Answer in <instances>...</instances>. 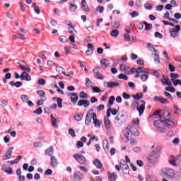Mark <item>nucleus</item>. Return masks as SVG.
I'll use <instances>...</instances> for the list:
<instances>
[{"label": "nucleus", "mask_w": 181, "mask_h": 181, "mask_svg": "<svg viewBox=\"0 0 181 181\" xmlns=\"http://www.w3.org/2000/svg\"><path fill=\"white\" fill-rule=\"evenodd\" d=\"M114 101H115V97L110 96L109 100H108V105L110 106L114 104Z\"/></svg>", "instance_id": "c03bdc74"}, {"label": "nucleus", "mask_w": 181, "mask_h": 181, "mask_svg": "<svg viewBox=\"0 0 181 181\" xmlns=\"http://www.w3.org/2000/svg\"><path fill=\"white\" fill-rule=\"evenodd\" d=\"M37 94L38 95H40V97H45V95H46V93H45V91H43V90L37 91Z\"/></svg>", "instance_id": "13d9d810"}, {"label": "nucleus", "mask_w": 181, "mask_h": 181, "mask_svg": "<svg viewBox=\"0 0 181 181\" xmlns=\"http://www.w3.org/2000/svg\"><path fill=\"white\" fill-rule=\"evenodd\" d=\"M1 170L8 175H13V170H12V168L8 167L6 164L1 165Z\"/></svg>", "instance_id": "9b49d317"}, {"label": "nucleus", "mask_w": 181, "mask_h": 181, "mask_svg": "<svg viewBox=\"0 0 181 181\" xmlns=\"http://www.w3.org/2000/svg\"><path fill=\"white\" fill-rule=\"evenodd\" d=\"M93 164L96 168H98V169H103V163H101V161L98 158L94 160Z\"/></svg>", "instance_id": "bb28decb"}, {"label": "nucleus", "mask_w": 181, "mask_h": 181, "mask_svg": "<svg viewBox=\"0 0 181 181\" xmlns=\"http://www.w3.org/2000/svg\"><path fill=\"white\" fill-rule=\"evenodd\" d=\"M65 24L67 25V26H70L71 29H74V27L73 25H71V21H65Z\"/></svg>", "instance_id": "69168bd1"}, {"label": "nucleus", "mask_w": 181, "mask_h": 181, "mask_svg": "<svg viewBox=\"0 0 181 181\" xmlns=\"http://www.w3.org/2000/svg\"><path fill=\"white\" fill-rule=\"evenodd\" d=\"M136 73L141 74V73H148V69H145V67L139 66L136 68Z\"/></svg>", "instance_id": "c85d7f7f"}, {"label": "nucleus", "mask_w": 181, "mask_h": 181, "mask_svg": "<svg viewBox=\"0 0 181 181\" xmlns=\"http://www.w3.org/2000/svg\"><path fill=\"white\" fill-rule=\"evenodd\" d=\"M21 63H24V62L23 61H20L18 62V64H19L18 67L24 71H28V73H30V68L29 66H28V65H25V66L22 65V64H21Z\"/></svg>", "instance_id": "f3484780"}, {"label": "nucleus", "mask_w": 181, "mask_h": 181, "mask_svg": "<svg viewBox=\"0 0 181 181\" xmlns=\"http://www.w3.org/2000/svg\"><path fill=\"white\" fill-rule=\"evenodd\" d=\"M107 176L110 181L117 180V174H115V173H107Z\"/></svg>", "instance_id": "393cba45"}, {"label": "nucleus", "mask_w": 181, "mask_h": 181, "mask_svg": "<svg viewBox=\"0 0 181 181\" xmlns=\"http://www.w3.org/2000/svg\"><path fill=\"white\" fill-rule=\"evenodd\" d=\"M170 76L171 77L170 81H172V83H173V81H175L176 80V78H179V77H180V76H179V74H175V73H171L170 74Z\"/></svg>", "instance_id": "2f4dec72"}, {"label": "nucleus", "mask_w": 181, "mask_h": 181, "mask_svg": "<svg viewBox=\"0 0 181 181\" xmlns=\"http://www.w3.org/2000/svg\"><path fill=\"white\" fill-rule=\"evenodd\" d=\"M176 158H175V157H173V156H170V158H169V163H170V165H173V166H176Z\"/></svg>", "instance_id": "c9c22d12"}, {"label": "nucleus", "mask_w": 181, "mask_h": 181, "mask_svg": "<svg viewBox=\"0 0 181 181\" xmlns=\"http://www.w3.org/2000/svg\"><path fill=\"white\" fill-rule=\"evenodd\" d=\"M53 151L54 147L53 146H51L47 149L45 150V155H47L48 156H52V155H53Z\"/></svg>", "instance_id": "a878e982"}, {"label": "nucleus", "mask_w": 181, "mask_h": 181, "mask_svg": "<svg viewBox=\"0 0 181 181\" xmlns=\"http://www.w3.org/2000/svg\"><path fill=\"white\" fill-rule=\"evenodd\" d=\"M12 151H13V147H10L7 150L5 156H4L2 157L3 160H8V159H11V157H9V156H11V155H12Z\"/></svg>", "instance_id": "2eb2a0df"}, {"label": "nucleus", "mask_w": 181, "mask_h": 181, "mask_svg": "<svg viewBox=\"0 0 181 181\" xmlns=\"http://www.w3.org/2000/svg\"><path fill=\"white\" fill-rule=\"evenodd\" d=\"M74 177H75V179H78V180H81L83 177V175L80 171H76L74 174Z\"/></svg>", "instance_id": "cd10ccee"}, {"label": "nucleus", "mask_w": 181, "mask_h": 181, "mask_svg": "<svg viewBox=\"0 0 181 181\" xmlns=\"http://www.w3.org/2000/svg\"><path fill=\"white\" fill-rule=\"evenodd\" d=\"M92 90L93 93H101V89H100V88L97 86H93Z\"/></svg>", "instance_id": "864d4df0"}, {"label": "nucleus", "mask_w": 181, "mask_h": 181, "mask_svg": "<svg viewBox=\"0 0 181 181\" xmlns=\"http://www.w3.org/2000/svg\"><path fill=\"white\" fill-rule=\"evenodd\" d=\"M162 176L166 177V179H175V170L165 168L161 170Z\"/></svg>", "instance_id": "7ed1b4c3"}, {"label": "nucleus", "mask_w": 181, "mask_h": 181, "mask_svg": "<svg viewBox=\"0 0 181 181\" xmlns=\"http://www.w3.org/2000/svg\"><path fill=\"white\" fill-rule=\"evenodd\" d=\"M118 78H120V80H128V76L124 74H120L118 75Z\"/></svg>", "instance_id": "a18cd8bd"}, {"label": "nucleus", "mask_w": 181, "mask_h": 181, "mask_svg": "<svg viewBox=\"0 0 181 181\" xmlns=\"http://www.w3.org/2000/svg\"><path fill=\"white\" fill-rule=\"evenodd\" d=\"M74 118L76 121L80 122V121H81V119H83V115H81L80 114H75Z\"/></svg>", "instance_id": "58836bf2"}, {"label": "nucleus", "mask_w": 181, "mask_h": 181, "mask_svg": "<svg viewBox=\"0 0 181 181\" xmlns=\"http://www.w3.org/2000/svg\"><path fill=\"white\" fill-rule=\"evenodd\" d=\"M100 64L103 69H107L110 64V61L107 59H102L100 60Z\"/></svg>", "instance_id": "aec40b11"}, {"label": "nucleus", "mask_w": 181, "mask_h": 181, "mask_svg": "<svg viewBox=\"0 0 181 181\" xmlns=\"http://www.w3.org/2000/svg\"><path fill=\"white\" fill-rule=\"evenodd\" d=\"M160 83H162L163 86H172V82H170V80H169V78L167 76L164 79L160 80Z\"/></svg>", "instance_id": "412c9836"}, {"label": "nucleus", "mask_w": 181, "mask_h": 181, "mask_svg": "<svg viewBox=\"0 0 181 181\" xmlns=\"http://www.w3.org/2000/svg\"><path fill=\"white\" fill-rule=\"evenodd\" d=\"M144 8L146 9H148V11H151V9H152V8H153V6H152V4H151L149 3H146L144 4Z\"/></svg>", "instance_id": "de8ad7c7"}, {"label": "nucleus", "mask_w": 181, "mask_h": 181, "mask_svg": "<svg viewBox=\"0 0 181 181\" xmlns=\"http://www.w3.org/2000/svg\"><path fill=\"white\" fill-rule=\"evenodd\" d=\"M42 107H39L36 110L34 111V114H36L37 115H40V114H42Z\"/></svg>", "instance_id": "e2e57ef3"}, {"label": "nucleus", "mask_w": 181, "mask_h": 181, "mask_svg": "<svg viewBox=\"0 0 181 181\" xmlns=\"http://www.w3.org/2000/svg\"><path fill=\"white\" fill-rule=\"evenodd\" d=\"M51 123L52 127H54V128H59V125L57 124V118H55L51 120Z\"/></svg>", "instance_id": "a19ab883"}, {"label": "nucleus", "mask_w": 181, "mask_h": 181, "mask_svg": "<svg viewBox=\"0 0 181 181\" xmlns=\"http://www.w3.org/2000/svg\"><path fill=\"white\" fill-rule=\"evenodd\" d=\"M94 53V45L93 44H88V50L86 51L87 56H91Z\"/></svg>", "instance_id": "a211bd4d"}, {"label": "nucleus", "mask_w": 181, "mask_h": 181, "mask_svg": "<svg viewBox=\"0 0 181 181\" xmlns=\"http://www.w3.org/2000/svg\"><path fill=\"white\" fill-rule=\"evenodd\" d=\"M162 110H156V112H154V115H157L159 118V119H162V117H163V115H160Z\"/></svg>", "instance_id": "37998d69"}, {"label": "nucleus", "mask_w": 181, "mask_h": 181, "mask_svg": "<svg viewBox=\"0 0 181 181\" xmlns=\"http://www.w3.org/2000/svg\"><path fill=\"white\" fill-rule=\"evenodd\" d=\"M73 157L81 163V165H86V158L81 154H74Z\"/></svg>", "instance_id": "1a4fd4ad"}, {"label": "nucleus", "mask_w": 181, "mask_h": 181, "mask_svg": "<svg viewBox=\"0 0 181 181\" xmlns=\"http://www.w3.org/2000/svg\"><path fill=\"white\" fill-rule=\"evenodd\" d=\"M124 163H120V170L123 171V175H129V165L127 163H125V160L123 161Z\"/></svg>", "instance_id": "0eeeda50"}, {"label": "nucleus", "mask_w": 181, "mask_h": 181, "mask_svg": "<svg viewBox=\"0 0 181 181\" xmlns=\"http://www.w3.org/2000/svg\"><path fill=\"white\" fill-rule=\"evenodd\" d=\"M157 128H158V132H160V134H163L166 132V129H165L164 127H161L160 126H159Z\"/></svg>", "instance_id": "6e6d98bb"}, {"label": "nucleus", "mask_w": 181, "mask_h": 181, "mask_svg": "<svg viewBox=\"0 0 181 181\" xmlns=\"http://www.w3.org/2000/svg\"><path fill=\"white\" fill-rule=\"evenodd\" d=\"M9 84L11 86V87H16V88H19L20 87H22V85H23L21 81L15 82L13 81H11L9 82Z\"/></svg>", "instance_id": "4be33fe9"}, {"label": "nucleus", "mask_w": 181, "mask_h": 181, "mask_svg": "<svg viewBox=\"0 0 181 181\" xmlns=\"http://www.w3.org/2000/svg\"><path fill=\"white\" fill-rule=\"evenodd\" d=\"M168 67H169L170 71H171L172 73H173L174 71H176V69H175V66L172 65V64H169Z\"/></svg>", "instance_id": "0e129e2a"}, {"label": "nucleus", "mask_w": 181, "mask_h": 181, "mask_svg": "<svg viewBox=\"0 0 181 181\" xmlns=\"http://www.w3.org/2000/svg\"><path fill=\"white\" fill-rule=\"evenodd\" d=\"M57 104H58V107L59 108H62L63 107V105L62 104L63 103V99H62L61 98H59L58 99V100L57 101Z\"/></svg>", "instance_id": "5fc2aeb1"}, {"label": "nucleus", "mask_w": 181, "mask_h": 181, "mask_svg": "<svg viewBox=\"0 0 181 181\" xmlns=\"http://www.w3.org/2000/svg\"><path fill=\"white\" fill-rule=\"evenodd\" d=\"M95 74V78H98V80H104L105 76H103V74H100V71L93 72Z\"/></svg>", "instance_id": "7c9ffc66"}, {"label": "nucleus", "mask_w": 181, "mask_h": 181, "mask_svg": "<svg viewBox=\"0 0 181 181\" xmlns=\"http://www.w3.org/2000/svg\"><path fill=\"white\" fill-rule=\"evenodd\" d=\"M59 40L62 42V43H66L68 39L66 36L62 35L59 37Z\"/></svg>", "instance_id": "49530a36"}, {"label": "nucleus", "mask_w": 181, "mask_h": 181, "mask_svg": "<svg viewBox=\"0 0 181 181\" xmlns=\"http://www.w3.org/2000/svg\"><path fill=\"white\" fill-rule=\"evenodd\" d=\"M154 36L158 39H162L163 37V35L159 32H156Z\"/></svg>", "instance_id": "4d7b16f0"}, {"label": "nucleus", "mask_w": 181, "mask_h": 181, "mask_svg": "<svg viewBox=\"0 0 181 181\" xmlns=\"http://www.w3.org/2000/svg\"><path fill=\"white\" fill-rule=\"evenodd\" d=\"M70 7L69 9L71 11V12H76V11L77 10V5L69 3Z\"/></svg>", "instance_id": "e433bc0d"}, {"label": "nucleus", "mask_w": 181, "mask_h": 181, "mask_svg": "<svg viewBox=\"0 0 181 181\" xmlns=\"http://www.w3.org/2000/svg\"><path fill=\"white\" fill-rule=\"evenodd\" d=\"M122 97L124 100H129V98H131V95L124 92L122 93Z\"/></svg>", "instance_id": "603ef678"}, {"label": "nucleus", "mask_w": 181, "mask_h": 181, "mask_svg": "<svg viewBox=\"0 0 181 181\" xmlns=\"http://www.w3.org/2000/svg\"><path fill=\"white\" fill-rule=\"evenodd\" d=\"M84 107V108H88V107H90V100H79L78 101V107Z\"/></svg>", "instance_id": "9d476101"}, {"label": "nucleus", "mask_w": 181, "mask_h": 181, "mask_svg": "<svg viewBox=\"0 0 181 181\" xmlns=\"http://www.w3.org/2000/svg\"><path fill=\"white\" fill-rule=\"evenodd\" d=\"M143 23L146 26V30H151L152 29V24H149L146 21H143Z\"/></svg>", "instance_id": "79ce46f5"}, {"label": "nucleus", "mask_w": 181, "mask_h": 181, "mask_svg": "<svg viewBox=\"0 0 181 181\" xmlns=\"http://www.w3.org/2000/svg\"><path fill=\"white\" fill-rule=\"evenodd\" d=\"M144 97V94L141 93H136V100H141Z\"/></svg>", "instance_id": "338daca9"}, {"label": "nucleus", "mask_w": 181, "mask_h": 181, "mask_svg": "<svg viewBox=\"0 0 181 181\" xmlns=\"http://www.w3.org/2000/svg\"><path fill=\"white\" fill-rule=\"evenodd\" d=\"M63 70H64V68L62 66H57L56 67V71L59 73L64 74V76H66V77H70V74H66Z\"/></svg>", "instance_id": "5701e85b"}, {"label": "nucleus", "mask_w": 181, "mask_h": 181, "mask_svg": "<svg viewBox=\"0 0 181 181\" xmlns=\"http://www.w3.org/2000/svg\"><path fill=\"white\" fill-rule=\"evenodd\" d=\"M45 173L47 176H49L50 175H53V170H52V169L48 168L45 170Z\"/></svg>", "instance_id": "bf43d9fd"}, {"label": "nucleus", "mask_w": 181, "mask_h": 181, "mask_svg": "<svg viewBox=\"0 0 181 181\" xmlns=\"http://www.w3.org/2000/svg\"><path fill=\"white\" fill-rule=\"evenodd\" d=\"M146 181H158V178H156V177H155L152 175H148L146 177Z\"/></svg>", "instance_id": "473e14b6"}, {"label": "nucleus", "mask_w": 181, "mask_h": 181, "mask_svg": "<svg viewBox=\"0 0 181 181\" xmlns=\"http://www.w3.org/2000/svg\"><path fill=\"white\" fill-rule=\"evenodd\" d=\"M21 80L23 81L25 80V81H30L32 80V78L30 77V75L28 74L26 71H23L21 74Z\"/></svg>", "instance_id": "4468645a"}, {"label": "nucleus", "mask_w": 181, "mask_h": 181, "mask_svg": "<svg viewBox=\"0 0 181 181\" xmlns=\"http://www.w3.org/2000/svg\"><path fill=\"white\" fill-rule=\"evenodd\" d=\"M179 32H180V25H175V28L170 29V35L171 37H176L179 36Z\"/></svg>", "instance_id": "423d86ee"}, {"label": "nucleus", "mask_w": 181, "mask_h": 181, "mask_svg": "<svg viewBox=\"0 0 181 181\" xmlns=\"http://www.w3.org/2000/svg\"><path fill=\"white\" fill-rule=\"evenodd\" d=\"M92 118H93V117L91 115H86V119H85L86 125H90V124H91Z\"/></svg>", "instance_id": "c756f323"}, {"label": "nucleus", "mask_w": 181, "mask_h": 181, "mask_svg": "<svg viewBox=\"0 0 181 181\" xmlns=\"http://www.w3.org/2000/svg\"><path fill=\"white\" fill-rule=\"evenodd\" d=\"M69 134L72 136V138H75L76 136V132H74V129H69Z\"/></svg>", "instance_id": "3c124183"}, {"label": "nucleus", "mask_w": 181, "mask_h": 181, "mask_svg": "<svg viewBox=\"0 0 181 181\" xmlns=\"http://www.w3.org/2000/svg\"><path fill=\"white\" fill-rule=\"evenodd\" d=\"M79 98L82 100H86L88 98V94H87L86 92L82 91L79 93Z\"/></svg>", "instance_id": "72a5a7b5"}, {"label": "nucleus", "mask_w": 181, "mask_h": 181, "mask_svg": "<svg viewBox=\"0 0 181 181\" xmlns=\"http://www.w3.org/2000/svg\"><path fill=\"white\" fill-rule=\"evenodd\" d=\"M127 134L133 135L134 136H139V132L135 127L129 125L127 127Z\"/></svg>", "instance_id": "20e7f679"}, {"label": "nucleus", "mask_w": 181, "mask_h": 181, "mask_svg": "<svg viewBox=\"0 0 181 181\" xmlns=\"http://www.w3.org/2000/svg\"><path fill=\"white\" fill-rule=\"evenodd\" d=\"M160 124H164L167 127V128H173L175 127V123L173 121L169 119H165L164 120L162 119H158L154 121V125L156 127V128L159 127Z\"/></svg>", "instance_id": "f03ea898"}, {"label": "nucleus", "mask_w": 181, "mask_h": 181, "mask_svg": "<svg viewBox=\"0 0 181 181\" xmlns=\"http://www.w3.org/2000/svg\"><path fill=\"white\" fill-rule=\"evenodd\" d=\"M107 84V88H114V87H119V83L118 82H105Z\"/></svg>", "instance_id": "6ab92c4d"}, {"label": "nucleus", "mask_w": 181, "mask_h": 181, "mask_svg": "<svg viewBox=\"0 0 181 181\" xmlns=\"http://www.w3.org/2000/svg\"><path fill=\"white\" fill-rule=\"evenodd\" d=\"M160 151H162V146H159L156 147L155 150L153 151H152L151 153H156L157 155L158 152H160Z\"/></svg>", "instance_id": "8fccbe9b"}, {"label": "nucleus", "mask_w": 181, "mask_h": 181, "mask_svg": "<svg viewBox=\"0 0 181 181\" xmlns=\"http://www.w3.org/2000/svg\"><path fill=\"white\" fill-rule=\"evenodd\" d=\"M51 161L49 163L50 166L52 168H57V165H59V161L57 160V158L54 156H51Z\"/></svg>", "instance_id": "ddd939ff"}, {"label": "nucleus", "mask_w": 181, "mask_h": 181, "mask_svg": "<svg viewBox=\"0 0 181 181\" xmlns=\"http://www.w3.org/2000/svg\"><path fill=\"white\" fill-rule=\"evenodd\" d=\"M119 35V31L118 30H113L110 32V36L112 37H117Z\"/></svg>", "instance_id": "f704fd0d"}, {"label": "nucleus", "mask_w": 181, "mask_h": 181, "mask_svg": "<svg viewBox=\"0 0 181 181\" xmlns=\"http://www.w3.org/2000/svg\"><path fill=\"white\" fill-rule=\"evenodd\" d=\"M93 124H94V126L95 127V128H100V127H101V124H103V122H100V120L98 119H97L96 120H93Z\"/></svg>", "instance_id": "ea45409f"}, {"label": "nucleus", "mask_w": 181, "mask_h": 181, "mask_svg": "<svg viewBox=\"0 0 181 181\" xmlns=\"http://www.w3.org/2000/svg\"><path fill=\"white\" fill-rule=\"evenodd\" d=\"M68 96L71 97V103H74V104H76V103H77V101H78V93H70L68 95Z\"/></svg>", "instance_id": "f8f14e48"}, {"label": "nucleus", "mask_w": 181, "mask_h": 181, "mask_svg": "<svg viewBox=\"0 0 181 181\" xmlns=\"http://www.w3.org/2000/svg\"><path fill=\"white\" fill-rule=\"evenodd\" d=\"M174 86L176 87L177 86H181V80L180 79H177L174 81H173Z\"/></svg>", "instance_id": "680f3d73"}, {"label": "nucleus", "mask_w": 181, "mask_h": 181, "mask_svg": "<svg viewBox=\"0 0 181 181\" xmlns=\"http://www.w3.org/2000/svg\"><path fill=\"white\" fill-rule=\"evenodd\" d=\"M104 124L107 129H110V128H111V121L110 120V119H108V117H105Z\"/></svg>", "instance_id": "b1692460"}, {"label": "nucleus", "mask_w": 181, "mask_h": 181, "mask_svg": "<svg viewBox=\"0 0 181 181\" xmlns=\"http://www.w3.org/2000/svg\"><path fill=\"white\" fill-rule=\"evenodd\" d=\"M164 18H165V19H168V21H170V20L172 19V18L170 17L169 11H167V12L164 14Z\"/></svg>", "instance_id": "774afa93"}, {"label": "nucleus", "mask_w": 181, "mask_h": 181, "mask_svg": "<svg viewBox=\"0 0 181 181\" xmlns=\"http://www.w3.org/2000/svg\"><path fill=\"white\" fill-rule=\"evenodd\" d=\"M21 99L22 100V101L23 103H26V101H28V100H29V97L28 96V95H22L21 96Z\"/></svg>", "instance_id": "09e8293b"}, {"label": "nucleus", "mask_w": 181, "mask_h": 181, "mask_svg": "<svg viewBox=\"0 0 181 181\" xmlns=\"http://www.w3.org/2000/svg\"><path fill=\"white\" fill-rule=\"evenodd\" d=\"M130 15H131L132 18H136V16H139V12L133 11V12L130 13Z\"/></svg>", "instance_id": "052dcab7"}, {"label": "nucleus", "mask_w": 181, "mask_h": 181, "mask_svg": "<svg viewBox=\"0 0 181 181\" xmlns=\"http://www.w3.org/2000/svg\"><path fill=\"white\" fill-rule=\"evenodd\" d=\"M158 158L159 154L156 153H151L148 157V162H149V163H156Z\"/></svg>", "instance_id": "6e6552de"}, {"label": "nucleus", "mask_w": 181, "mask_h": 181, "mask_svg": "<svg viewBox=\"0 0 181 181\" xmlns=\"http://www.w3.org/2000/svg\"><path fill=\"white\" fill-rule=\"evenodd\" d=\"M148 78H149V75L148 74H143L141 76V81H144V82L146 81Z\"/></svg>", "instance_id": "4c0bfd02"}, {"label": "nucleus", "mask_w": 181, "mask_h": 181, "mask_svg": "<svg viewBox=\"0 0 181 181\" xmlns=\"http://www.w3.org/2000/svg\"><path fill=\"white\" fill-rule=\"evenodd\" d=\"M125 117L124 115H121L119 117L117 116L115 119V125L117 127H122V125L125 122V119L124 118Z\"/></svg>", "instance_id": "39448f33"}, {"label": "nucleus", "mask_w": 181, "mask_h": 181, "mask_svg": "<svg viewBox=\"0 0 181 181\" xmlns=\"http://www.w3.org/2000/svg\"><path fill=\"white\" fill-rule=\"evenodd\" d=\"M145 104H146V103L144 100H137L132 104L133 108H136L139 117H141L145 111Z\"/></svg>", "instance_id": "f257e3e1"}, {"label": "nucleus", "mask_w": 181, "mask_h": 181, "mask_svg": "<svg viewBox=\"0 0 181 181\" xmlns=\"http://www.w3.org/2000/svg\"><path fill=\"white\" fill-rule=\"evenodd\" d=\"M154 101H158V103H160L161 104H169V101L166 98H163L162 97L159 96H155L153 98Z\"/></svg>", "instance_id": "dca6fc26"}]
</instances>
